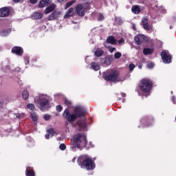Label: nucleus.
I'll return each instance as SVG.
<instances>
[{
    "label": "nucleus",
    "mask_w": 176,
    "mask_h": 176,
    "mask_svg": "<svg viewBox=\"0 0 176 176\" xmlns=\"http://www.w3.org/2000/svg\"><path fill=\"white\" fill-rule=\"evenodd\" d=\"M120 57H122V53L120 52H116L114 54V58H116V60H119V58H120Z\"/></svg>",
    "instance_id": "473e14b6"
},
{
    "label": "nucleus",
    "mask_w": 176,
    "mask_h": 176,
    "mask_svg": "<svg viewBox=\"0 0 176 176\" xmlns=\"http://www.w3.org/2000/svg\"><path fill=\"white\" fill-rule=\"evenodd\" d=\"M10 14V10L8 7L0 8V17H8Z\"/></svg>",
    "instance_id": "6e6552de"
},
{
    "label": "nucleus",
    "mask_w": 176,
    "mask_h": 176,
    "mask_svg": "<svg viewBox=\"0 0 176 176\" xmlns=\"http://www.w3.org/2000/svg\"><path fill=\"white\" fill-rule=\"evenodd\" d=\"M56 111L58 112H61L63 111V106L61 105L56 106Z\"/></svg>",
    "instance_id": "4c0bfd02"
},
{
    "label": "nucleus",
    "mask_w": 176,
    "mask_h": 176,
    "mask_svg": "<svg viewBox=\"0 0 176 176\" xmlns=\"http://www.w3.org/2000/svg\"><path fill=\"white\" fill-rule=\"evenodd\" d=\"M172 100H173V101H175V97L173 96V97L172 98Z\"/></svg>",
    "instance_id": "6e6d98bb"
},
{
    "label": "nucleus",
    "mask_w": 176,
    "mask_h": 176,
    "mask_svg": "<svg viewBox=\"0 0 176 176\" xmlns=\"http://www.w3.org/2000/svg\"><path fill=\"white\" fill-rule=\"evenodd\" d=\"M161 57L164 64H170V63H171L172 57L168 51H162V52L161 53Z\"/></svg>",
    "instance_id": "0eeeda50"
},
{
    "label": "nucleus",
    "mask_w": 176,
    "mask_h": 176,
    "mask_svg": "<svg viewBox=\"0 0 176 176\" xmlns=\"http://www.w3.org/2000/svg\"><path fill=\"white\" fill-rule=\"evenodd\" d=\"M60 16H61V12L55 10L50 14L48 20H50V21H53V20H56V19L60 17Z\"/></svg>",
    "instance_id": "1a4fd4ad"
},
{
    "label": "nucleus",
    "mask_w": 176,
    "mask_h": 176,
    "mask_svg": "<svg viewBox=\"0 0 176 176\" xmlns=\"http://www.w3.org/2000/svg\"><path fill=\"white\" fill-rule=\"evenodd\" d=\"M74 16V8H69L64 16V19H69V17H72Z\"/></svg>",
    "instance_id": "f3484780"
},
{
    "label": "nucleus",
    "mask_w": 176,
    "mask_h": 176,
    "mask_svg": "<svg viewBox=\"0 0 176 176\" xmlns=\"http://www.w3.org/2000/svg\"><path fill=\"white\" fill-rule=\"evenodd\" d=\"M47 133L45 136L46 140H49L50 137H53V135H54V130H53V129H48Z\"/></svg>",
    "instance_id": "aec40b11"
},
{
    "label": "nucleus",
    "mask_w": 176,
    "mask_h": 176,
    "mask_svg": "<svg viewBox=\"0 0 176 176\" xmlns=\"http://www.w3.org/2000/svg\"><path fill=\"white\" fill-rule=\"evenodd\" d=\"M142 25H144L145 24H148V19L146 18H143L142 20Z\"/></svg>",
    "instance_id": "ea45409f"
},
{
    "label": "nucleus",
    "mask_w": 176,
    "mask_h": 176,
    "mask_svg": "<svg viewBox=\"0 0 176 176\" xmlns=\"http://www.w3.org/2000/svg\"><path fill=\"white\" fill-rule=\"evenodd\" d=\"M103 45H104V47H107V49L109 50L110 53H113V52H115V50H116V48L109 46L107 44V43H104Z\"/></svg>",
    "instance_id": "a878e982"
},
{
    "label": "nucleus",
    "mask_w": 176,
    "mask_h": 176,
    "mask_svg": "<svg viewBox=\"0 0 176 176\" xmlns=\"http://www.w3.org/2000/svg\"><path fill=\"white\" fill-rule=\"evenodd\" d=\"M109 43V45H118V42L113 36H109L107 37L106 41V44Z\"/></svg>",
    "instance_id": "4468645a"
},
{
    "label": "nucleus",
    "mask_w": 176,
    "mask_h": 176,
    "mask_svg": "<svg viewBox=\"0 0 176 176\" xmlns=\"http://www.w3.org/2000/svg\"><path fill=\"white\" fill-rule=\"evenodd\" d=\"M143 28L146 31H149V30H151V28L148 23H146V24L143 25Z\"/></svg>",
    "instance_id": "72a5a7b5"
},
{
    "label": "nucleus",
    "mask_w": 176,
    "mask_h": 176,
    "mask_svg": "<svg viewBox=\"0 0 176 176\" xmlns=\"http://www.w3.org/2000/svg\"><path fill=\"white\" fill-rule=\"evenodd\" d=\"M34 102L39 105L41 111H47L50 108V98L46 94H38L34 98Z\"/></svg>",
    "instance_id": "7ed1b4c3"
},
{
    "label": "nucleus",
    "mask_w": 176,
    "mask_h": 176,
    "mask_svg": "<svg viewBox=\"0 0 176 176\" xmlns=\"http://www.w3.org/2000/svg\"><path fill=\"white\" fill-rule=\"evenodd\" d=\"M56 8L57 6L56 4L52 3L44 10L45 14H49V13H52V12H53V10H54V9H56Z\"/></svg>",
    "instance_id": "f8f14e48"
},
{
    "label": "nucleus",
    "mask_w": 176,
    "mask_h": 176,
    "mask_svg": "<svg viewBox=\"0 0 176 176\" xmlns=\"http://www.w3.org/2000/svg\"><path fill=\"white\" fill-rule=\"evenodd\" d=\"M118 76H119V72L114 71L112 72V74L105 76L104 79L105 80L110 82H120V80H118Z\"/></svg>",
    "instance_id": "423d86ee"
},
{
    "label": "nucleus",
    "mask_w": 176,
    "mask_h": 176,
    "mask_svg": "<svg viewBox=\"0 0 176 176\" xmlns=\"http://www.w3.org/2000/svg\"><path fill=\"white\" fill-rule=\"evenodd\" d=\"M89 145H91V143H89Z\"/></svg>",
    "instance_id": "052dcab7"
},
{
    "label": "nucleus",
    "mask_w": 176,
    "mask_h": 176,
    "mask_svg": "<svg viewBox=\"0 0 176 176\" xmlns=\"http://www.w3.org/2000/svg\"><path fill=\"white\" fill-rule=\"evenodd\" d=\"M51 118H52V116L48 115V114H45L43 116V118L45 119V120H50Z\"/></svg>",
    "instance_id": "e433bc0d"
},
{
    "label": "nucleus",
    "mask_w": 176,
    "mask_h": 176,
    "mask_svg": "<svg viewBox=\"0 0 176 176\" xmlns=\"http://www.w3.org/2000/svg\"><path fill=\"white\" fill-rule=\"evenodd\" d=\"M133 29L135 31V25H133Z\"/></svg>",
    "instance_id": "864d4df0"
},
{
    "label": "nucleus",
    "mask_w": 176,
    "mask_h": 176,
    "mask_svg": "<svg viewBox=\"0 0 176 176\" xmlns=\"http://www.w3.org/2000/svg\"><path fill=\"white\" fill-rule=\"evenodd\" d=\"M10 32H12L11 29H7L5 30H2L0 32V36H8V35H9Z\"/></svg>",
    "instance_id": "412c9836"
},
{
    "label": "nucleus",
    "mask_w": 176,
    "mask_h": 176,
    "mask_svg": "<svg viewBox=\"0 0 176 176\" xmlns=\"http://www.w3.org/2000/svg\"><path fill=\"white\" fill-rule=\"evenodd\" d=\"M159 10L162 13H164V12H166V10H164V8L163 7H161V8H160Z\"/></svg>",
    "instance_id": "49530a36"
},
{
    "label": "nucleus",
    "mask_w": 176,
    "mask_h": 176,
    "mask_svg": "<svg viewBox=\"0 0 176 176\" xmlns=\"http://www.w3.org/2000/svg\"><path fill=\"white\" fill-rule=\"evenodd\" d=\"M24 60H25V64L26 65H27V64L30 63V57L26 56V57L24 58Z\"/></svg>",
    "instance_id": "58836bf2"
},
{
    "label": "nucleus",
    "mask_w": 176,
    "mask_h": 176,
    "mask_svg": "<svg viewBox=\"0 0 176 176\" xmlns=\"http://www.w3.org/2000/svg\"><path fill=\"white\" fill-rule=\"evenodd\" d=\"M65 104L68 107V108H72V102L71 100H69L68 99H65Z\"/></svg>",
    "instance_id": "cd10ccee"
},
{
    "label": "nucleus",
    "mask_w": 176,
    "mask_h": 176,
    "mask_svg": "<svg viewBox=\"0 0 176 176\" xmlns=\"http://www.w3.org/2000/svg\"><path fill=\"white\" fill-rule=\"evenodd\" d=\"M102 20H104V15L102 13H100L98 21H102Z\"/></svg>",
    "instance_id": "a19ab883"
},
{
    "label": "nucleus",
    "mask_w": 176,
    "mask_h": 176,
    "mask_svg": "<svg viewBox=\"0 0 176 176\" xmlns=\"http://www.w3.org/2000/svg\"><path fill=\"white\" fill-rule=\"evenodd\" d=\"M144 38H145V36L142 34L135 36L134 38V41L136 45H141L142 43V39H144Z\"/></svg>",
    "instance_id": "2eb2a0df"
},
{
    "label": "nucleus",
    "mask_w": 176,
    "mask_h": 176,
    "mask_svg": "<svg viewBox=\"0 0 176 176\" xmlns=\"http://www.w3.org/2000/svg\"><path fill=\"white\" fill-rule=\"evenodd\" d=\"M154 51L155 50L153 48H144L143 54H144V56L153 54Z\"/></svg>",
    "instance_id": "6ab92c4d"
},
{
    "label": "nucleus",
    "mask_w": 176,
    "mask_h": 176,
    "mask_svg": "<svg viewBox=\"0 0 176 176\" xmlns=\"http://www.w3.org/2000/svg\"><path fill=\"white\" fill-rule=\"evenodd\" d=\"M52 3V0H41L38 3V8H42L49 6Z\"/></svg>",
    "instance_id": "ddd939ff"
},
{
    "label": "nucleus",
    "mask_w": 176,
    "mask_h": 176,
    "mask_svg": "<svg viewBox=\"0 0 176 176\" xmlns=\"http://www.w3.org/2000/svg\"><path fill=\"white\" fill-rule=\"evenodd\" d=\"M74 112L76 114H71L69 113V110L66 109L63 112V118L66 119V120H68V122H74L78 117L80 118V116H85L86 110L85 107L78 106L75 108Z\"/></svg>",
    "instance_id": "f257e3e1"
},
{
    "label": "nucleus",
    "mask_w": 176,
    "mask_h": 176,
    "mask_svg": "<svg viewBox=\"0 0 176 176\" xmlns=\"http://www.w3.org/2000/svg\"><path fill=\"white\" fill-rule=\"evenodd\" d=\"M15 72H20V71H21V69L20 67H16L14 69Z\"/></svg>",
    "instance_id": "de8ad7c7"
},
{
    "label": "nucleus",
    "mask_w": 176,
    "mask_h": 176,
    "mask_svg": "<svg viewBox=\"0 0 176 176\" xmlns=\"http://www.w3.org/2000/svg\"><path fill=\"white\" fill-rule=\"evenodd\" d=\"M123 42H124V38H121L119 41L118 43H123Z\"/></svg>",
    "instance_id": "09e8293b"
},
{
    "label": "nucleus",
    "mask_w": 176,
    "mask_h": 176,
    "mask_svg": "<svg viewBox=\"0 0 176 176\" xmlns=\"http://www.w3.org/2000/svg\"><path fill=\"white\" fill-rule=\"evenodd\" d=\"M77 163L78 166L81 167V168H87V170H94L96 168L94 162L91 160L90 157L86 155L80 156L77 160Z\"/></svg>",
    "instance_id": "20e7f679"
},
{
    "label": "nucleus",
    "mask_w": 176,
    "mask_h": 176,
    "mask_svg": "<svg viewBox=\"0 0 176 176\" xmlns=\"http://www.w3.org/2000/svg\"><path fill=\"white\" fill-rule=\"evenodd\" d=\"M31 118H32L33 122H36V120H38V115H36V113H35V112H32L31 113Z\"/></svg>",
    "instance_id": "c85d7f7f"
},
{
    "label": "nucleus",
    "mask_w": 176,
    "mask_h": 176,
    "mask_svg": "<svg viewBox=\"0 0 176 176\" xmlns=\"http://www.w3.org/2000/svg\"><path fill=\"white\" fill-rule=\"evenodd\" d=\"M78 126L80 129H82V130H86V128L87 127V122L86 121L83 120L80 122H78Z\"/></svg>",
    "instance_id": "4be33fe9"
},
{
    "label": "nucleus",
    "mask_w": 176,
    "mask_h": 176,
    "mask_svg": "<svg viewBox=\"0 0 176 176\" xmlns=\"http://www.w3.org/2000/svg\"><path fill=\"white\" fill-rule=\"evenodd\" d=\"M75 2H76V0H72V1H69V2L65 4V9H68V8H69V6H72V5H74V3H75Z\"/></svg>",
    "instance_id": "c756f323"
},
{
    "label": "nucleus",
    "mask_w": 176,
    "mask_h": 176,
    "mask_svg": "<svg viewBox=\"0 0 176 176\" xmlns=\"http://www.w3.org/2000/svg\"><path fill=\"white\" fill-rule=\"evenodd\" d=\"M173 29V26H170V30H172Z\"/></svg>",
    "instance_id": "bf43d9fd"
},
{
    "label": "nucleus",
    "mask_w": 176,
    "mask_h": 176,
    "mask_svg": "<svg viewBox=\"0 0 176 176\" xmlns=\"http://www.w3.org/2000/svg\"><path fill=\"white\" fill-rule=\"evenodd\" d=\"M26 176H35V172L30 169V167L26 168Z\"/></svg>",
    "instance_id": "b1692460"
},
{
    "label": "nucleus",
    "mask_w": 176,
    "mask_h": 176,
    "mask_svg": "<svg viewBox=\"0 0 176 176\" xmlns=\"http://www.w3.org/2000/svg\"><path fill=\"white\" fill-rule=\"evenodd\" d=\"M145 122H148V120H144V119H142V120H141V122H142V123H145Z\"/></svg>",
    "instance_id": "8fccbe9b"
},
{
    "label": "nucleus",
    "mask_w": 176,
    "mask_h": 176,
    "mask_svg": "<svg viewBox=\"0 0 176 176\" xmlns=\"http://www.w3.org/2000/svg\"><path fill=\"white\" fill-rule=\"evenodd\" d=\"M132 12L135 14H138V13L141 12V8H140V7H138V6H135L134 7L132 8Z\"/></svg>",
    "instance_id": "393cba45"
},
{
    "label": "nucleus",
    "mask_w": 176,
    "mask_h": 176,
    "mask_svg": "<svg viewBox=\"0 0 176 176\" xmlns=\"http://www.w3.org/2000/svg\"><path fill=\"white\" fill-rule=\"evenodd\" d=\"M64 0H58L59 2H63Z\"/></svg>",
    "instance_id": "4d7b16f0"
},
{
    "label": "nucleus",
    "mask_w": 176,
    "mask_h": 176,
    "mask_svg": "<svg viewBox=\"0 0 176 176\" xmlns=\"http://www.w3.org/2000/svg\"><path fill=\"white\" fill-rule=\"evenodd\" d=\"M12 53L16 54V56H23V48H21V47H14L12 49Z\"/></svg>",
    "instance_id": "9d476101"
},
{
    "label": "nucleus",
    "mask_w": 176,
    "mask_h": 176,
    "mask_svg": "<svg viewBox=\"0 0 176 176\" xmlns=\"http://www.w3.org/2000/svg\"><path fill=\"white\" fill-rule=\"evenodd\" d=\"M31 16L32 17V19H34V20H41V19L43 17V14L36 12H34Z\"/></svg>",
    "instance_id": "dca6fc26"
},
{
    "label": "nucleus",
    "mask_w": 176,
    "mask_h": 176,
    "mask_svg": "<svg viewBox=\"0 0 176 176\" xmlns=\"http://www.w3.org/2000/svg\"><path fill=\"white\" fill-rule=\"evenodd\" d=\"M122 97H126V94L125 93H121Z\"/></svg>",
    "instance_id": "3c124183"
},
{
    "label": "nucleus",
    "mask_w": 176,
    "mask_h": 176,
    "mask_svg": "<svg viewBox=\"0 0 176 176\" xmlns=\"http://www.w3.org/2000/svg\"><path fill=\"white\" fill-rule=\"evenodd\" d=\"M13 2H15V3H17L20 2V0H13Z\"/></svg>",
    "instance_id": "603ef678"
},
{
    "label": "nucleus",
    "mask_w": 176,
    "mask_h": 176,
    "mask_svg": "<svg viewBox=\"0 0 176 176\" xmlns=\"http://www.w3.org/2000/svg\"><path fill=\"white\" fill-rule=\"evenodd\" d=\"M76 10L78 16H85V10H83V6L82 4H78L76 6Z\"/></svg>",
    "instance_id": "9b49d317"
},
{
    "label": "nucleus",
    "mask_w": 176,
    "mask_h": 176,
    "mask_svg": "<svg viewBox=\"0 0 176 176\" xmlns=\"http://www.w3.org/2000/svg\"><path fill=\"white\" fill-rule=\"evenodd\" d=\"M153 86V82L148 78L143 79L140 85V89L142 93H149Z\"/></svg>",
    "instance_id": "39448f33"
},
{
    "label": "nucleus",
    "mask_w": 176,
    "mask_h": 176,
    "mask_svg": "<svg viewBox=\"0 0 176 176\" xmlns=\"http://www.w3.org/2000/svg\"><path fill=\"white\" fill-rule=\"evenodd\" d=\"M129 71L131 72H133V71L134 70V68H135V65L134 64H133V63H131L129 65Z\"/></svg>",
    "instance_id": "f704fd0d"
},
{
    "label": "nucleus",
    "mask_w": 176,
    "mask_h": 176,
    "mask_svg": "<svg viewBox=\"0 0 176 176\" xmlns=\"http://www.w3.org/2000/svg\"><path fill=\"white\" fill-rule=\"evenodd\" d=\"M122 102H124V101H122Z\"/></svg>",
    "instance_id": "680f3d73"
},
{
    "label": "nucleus",
    "mask_w": 176,
    "mask_h": 176,
    "mask_svg": "<svg viewBox=\"0 0 176 176\" xmlns=\"http://www.w3.org/2000/svg\"><path fill=\"white\" fill-rule=\"evenodd\" d=\"M91 67L94 71H98L100 69V65L96 62H92L91 63Z\"/></svg>",
    "instance_id": "5701e85b"
},
{
    "label": "nucleus",
    "mask_w": 176,
    "mask_h": 176,
    "mask_svg": "<svg viewBox=\"0 0 176 176\" xmlns=\"http://www.w3.org/2000/svg\"><path fill=\"white\" fill-rule=\"evenodd\" d=\"M30 3L32 5H35V3H38V0H30Z\"/></svg>",
    "instance_id": "c03bdc74"
},
{
    "label": "nucleus",
    "mask_w": 176,
    "mask_h": 176,
    "mask_svg": "<svg viewBox=\"0 0 176 176\" xmlns=\"http://www.w3.org/2000/svg\"><path fill=\"white\" fill-rule=\"evenodd\" d=\"M116 21H119L120 24H122V23H123V21H122V19L120 18H116Z\"/></svg>",
    "instance_id": "a18cd8bd"
},
{
    "label": "nucleus",
    "mask_w": 176,
    "mask_h": 176,
    "mask_svg": "<svg viewBox=\"0 0 176 176\" xmlns=\"http://www.w3.org/2000/svg\"><path fill=\"white\" fill-rule=\"evenodd\" d=\"M22 97L25 100H28V97H30V94L28 93V91L25 90L22 91Z\"/></svg>",
    "instance_id": "bb28decb"
},
{
    "label": "nucleus",
    "mask_w": 176,
    "mask_h": 176,
    "mask_svg": "<svg viewBox=\"0 0 176 176\" xmlns=\"http://www.w3.org/2000/svg\"><path fill=\"white\" fill-rule=\"evenodd\" d=\"M74 142L76 144H72L70 147L73 151L74 149H79L82 151L85 146H86V144H87V138L85 133H78L74 135Z\"/></svg>",
    "instance_id": "f03ea898"
},
{
    "label": "nucleus",
    "mask_w": 176,
    "mask_h": 176,
    "mask_svg": "<svg viewBox=\"0 0 176 176\" xmlns=\"http://www.w3.org/2000/svg\"><path fill=\"white\" fill-rule=\"evenodd\" d=\"M27 108L28 109H30L31 111H33V109H35V104H32V103H29L28 105H27Z\"/></svg>",
    "instance_id": "2f4dec72"
},
{
    "label": "nucleus",
    "mask_w": 176,
    "mask_h": 176,
    "mask_svg": "<svg viewBox=\"0 0 176 176\" xmlns=\"http://www.w3.org/2000/svg\"><path fill=\"white\" fill-rule=\"evenodd\" d=\"M59 148L60 149V151H65V149H67V146H65V144H60L59 146Z\"/></svg>",
    "instance_id": "c9c22d12"
},
{
    "label": "nucleus",
    "mask_w": 176,
    "mask_h": 176,
    "mask_svg": "<svg viewBox=\"0 0 176 176\" xmlns=\"http://www.w3.org/2000/svg\"><path fill=\"white\" fill-rule=\"evenodd\" d=\"M94 54L96 57H101V56H102V54H104V51H102V50L96 51Z\"/></svg>",
    "instance_id": "7c9ffc66"
},
{
    "label": "nucleus",
    "mask_w": 176,
    "mask_h": 176,
    "mask_svg": "<svg viewBox=\"0 0 176 176\" xmlns=\"http://www.w3.org/2000/svg\"><path fill=\"white\" fill-rule=\"evenodd\" d=\"M101 63L104 67H108L111 65V59L109 58L105 57L101 59Z\"/></svg>",
    "instance_id": "a211bd4d"
},
{
    "label": "nucleus",
    "mask_w": 176,
    "mask_h": 176,
    "mask_svg": "<svg viewBox=\"0 0 176 176\" xmlns=\"http://www.w3.org/2000/svg\"><path fill=\"white\" fill-rule=\"evenodd\" d=\"M153 67H155V64L152 63H149L148 64H147V67L151 69Z\"/></svg>",
    "instance_id": "37998d69"
},
{
    "label": "nucleus",
    "mask_w": 176,
    "mask_h": 176,
    "mask_svg": "<svg viewBox=\"0 0 176 176\" xmlns=\"http://www.w3.org/2000/svg\"><path fill=\"white\" fill-rule=\"evenodd\" d=\"M138 68H139L140 69H141L142 68V65H139V66H138Z\"/></svg>",
    "instance_id": "5fc2aeb1"
},
{
    "label": "nucleus",
    "mask_w": 176,
    "mask_h": 176,
    "mask_svg": "<svg viewBox=\"0 0 176 176\" xmlns=\"http://www.w3.org/2000/svg\"><path fill=\"white\" fill-rule=\"evenodd\" d=\"M75 159H76V158H73V160H72V162H75Z\"/></svg>",
    "instance_id": "13d9d810"
},
{
    "label": "nucleus",
    "mask_w": 176,
    "mask_h": 176,
    "mask_svg": "<svg viewBox=\"0 0 176 176\" xmlns=\"http://www.w3.org/2000/svg\"><path fill=\"white\" fill-rule=\"evenodd\" d=\"M15 116L17 119H21V118H23V114L16 113Z\"/></svg>",
    "instance_id": "79ce46f5"
}]
</instances>
